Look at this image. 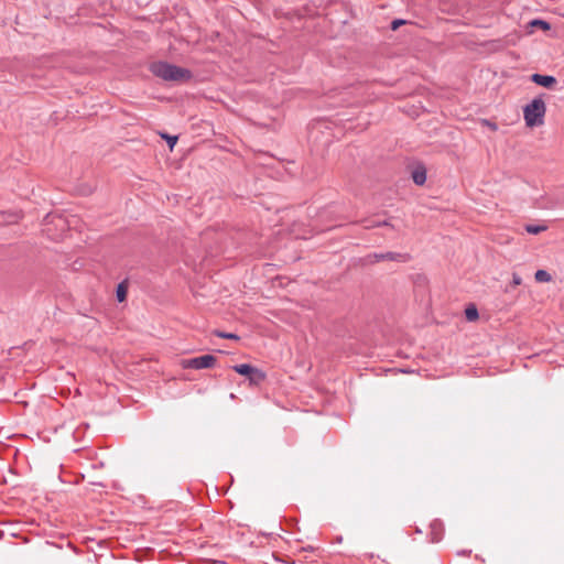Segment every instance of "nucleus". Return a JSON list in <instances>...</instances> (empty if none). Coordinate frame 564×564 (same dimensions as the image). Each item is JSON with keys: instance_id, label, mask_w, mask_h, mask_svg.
Here are the masks:
<instances>
[{"instance_id": "nucleus-2", "label": "nucleus", "mask_w": 564, "mask_h": 564, "mask_svg": "<svg viewBox=\"0 0 564 564\" xmlns=\"http://www.w3.org/2000/svg\"><path fill=\"white\" fill-rule=\"evenodd\" d=\"M546 106L541 97L534 98L523 108V118L527 127L533 128L544 123Z\"/></svg>"}, {"instance_id": "nucleus-9", "label": "nucleus", "mask_w": 564, "mask_h": 564, "mask_svg": "<svg viewBox=\"0 0 564 564\" xmlns=\"http://www.w3.org/2000/svg\"><path fill=\"white\" fill-rule=\"evenodd\" d=\"M534 279L536 282H540V283H545V282H550L552 276L551 274L545 271V270H538L534 274Z\"/></svg>"}, {"instance_id": "nucleus-5", "label": "nucleus", "mask_w": 564, "mask_h": 564, "mask_svg": "<svg viewBox=\"0 0 564 564\" xmlns=\"http://www.w3.org/2000/svg\"><path fill=\"white\" fill-rule=\"evenodd\" d=\"M370 262H379V261H399L405 262L409 260V256L406 253H398V252H382V253H373L368 256Z\"/></svg>"}, {"instance_id": "nucleus-8", "label": "nucleus", "mask_w": 564, "mask_h": 564, "mask_svg": "<svg viewBox=\"0 0 564 564\" xmlns=\"http://www.w3.org/2000/svg\"><path fill=\"white\" fill-rule=\"evenodd\" d=\"M412 180L416 185H423L426 181V171L424 167H416L412 172Z\"/></svg>"}, {"instance_id": "nucleus-18", "label": "nucleus", "mask_w": 564, "mask_h": 564, "mask_svg": "<svg viewBox=\"0 0 564 564\" xmlns=\"http://www.w3.org/2000/svg\"><path fill=\"white\" fill-rule=\"evenodd\" d=\"M381 223H377L375 226H380ZM373 225H367L366 227H372Z\"/></svg>"}, {"instance_id": "nucleus-20", "label": "nucleus", "mask_w": 564, "mask_h": 564, "mask_svg": "<svg viewBox=\"0 0 564 564\" xmlns=\"http://www.w3.org/2000/svg\"><path fill=\"white\" fill-rule=\"evenodd\" d=\"M466 554L465 551L458 552V555Z\"/></svg>"}, {"instance_id": "nucleus-3", "label": "nucleus", "mask_w": 564, "mask_h": 564, "mask_svg": "<svg viewBox=\"0 0 564 564\" xmlns=\"http://www.w3.org/2000/svg\"><path fill=\"white\" fill-rule=\"evenodd\" d=\"M232 369L241 375L248 377L251 383L258 384L264 380L265 375L258 368L249 364H240L232 367Z\"/></svg>"}, {"instance_id": "nucleus-1", "label": "nucleus", "mask_w": 564, "mask_h": 564, "mask_svg": "<svg viewBox=\"0 0 564 564\" xmlns=\"http://www.w3.org/2000/svg\"><path fill=\"white\" fill-rule=\"evenodd\" d=\"M151 73L165 82H187L192 78V73L167 62H154L150 65Z\"/></svg>"}, {"instance_id": "nucleus-7", "label": "nucleus", "mask_w": 564, "mask_h": 564, "mask_svg": "<svg viewBox=\"0 0 564 564\" xmlns=\"http://www.w3.org/2000/svg\"><path fill=\"white\" fill-rule=\"evenodd\" d=\"M431 542L435 543L442 540L444 533V524L440 520H434L430 525Z\"/></svg>"}, {"instance_id": "nucleus-6", "label": "nucleus", "mask_w": 564, "mask_h": 564, "mask_svg": "<svg viewBox=\"0 0 564 564\" xmlns=\"http://www.w3.org/2000/svg\"><path fill=\"white\" fill-rule=\"evenodd\" d=\"M531 80L534 84H536L539 86H543L545 88H551L553 85L556 84V78L554 76L542 75V74H539V73L532 74L531 75Z\"/></svg>"}, {"instance_id": "nucleus-12", "label": "nucleus", "mask_w": 564, "mask_h": 564, "mask_svg": "<svg viewBox=\"0 0 564 564\" xmlns=\"http://www.w3.org/2000/svg\"><path fill=\"white\" fill-rule=\"evenodd\" d=\"M465 315L469 322L476 321L478 318V311L476 306L471 305L467 307L465 311Z\"/></svg>"}, {"instance_id": "nucleus-14", "label": "nucleus", "mask_w": 564, "mask_h": 564, "mask_svg": "<svg viewBox=\"0 0 564 564\" xmlns=\"http://www.w3.org/2000/svg\"><path fill=\"white\" fill-rule=\"evenodd\" d=\"M215 334L219 338L235 339V340L239 339V336L234 333L216 332Z\"/></svg>"}, {"instance_id": "nucleus-13", "label": "nucleus", "mask_w": 564, "mask_h": 564, "mask_svg": "<svg viewBox=\"0 0 564 564\" xmlns=\"http://www.w3.org/2000/svg\"><path fill=\"white\" fill-rule=\"evenodd\" d=\"M116 294H117V299H118L119 302H123L126 300L127 289L123 285V283H120L118 285Z\"/></svg>"}, {"instance_id": "nucleus-19", "label": "nucleus", "mask_w": 564, "mask_h": 564, "mask_svg": "<svg viewBox=\"0 0 564 564\" xmlns=\"http://www.w3.org/2000/svg\"><path fill=\"white\" fill-rule=\"evenodd\" d=\"M466 554L465 551L458 552V555Z\"/></svg>"}, {"instance_id": "nucleus-4", "label": "nucleus", "mask_w": 564, "mask_h": 564, "mask_svg": "<svg viewBox=\"0 0 564 564\" xmlns=\"http://www.w3.org/2000/svg\"><path fill=\"white\" fill-rule=\"evenodd\" d=\"M216 358L213 355H203L195 358L183 360L182 365L186 369H206L215 365Z\"/></svg>"}, {"instance_id": "nucleus-10", "label": "nucleus", "mask_w": 564, "mask_h": 564, "mask_svg": "<svg viewBox=\"0 0 564 564\" xmlns=\"http://www.w3.org/2000/svg\"><path fill=\"white\" fill-rule=\"evenodd\" d=\"M547 229V227L545 225H527L525 226V231L531 234V235H538L542 231H545Z\"/></svg>"}, {"instance_id": "nucleus-11", "label": "nucleus", "mask_w": 564, "mask_h": 564, "mask_svg": "<svg viewBox=\"0 0 564 564\" xmlns=\"http://www.w3.org/2000/svg\"><path fill=\"white\" fill-rule=\"evenodd\" d=\"M531 26L539 28L543 31H549L551 29V25L549 22L540 19H534L530 22Z\"/></svg>"}, {"instance_id": "nucleus-16", "label": "nucleus", "mask_w": 564, "mask_h": 564, "mask_svg": "<svg viewBox=\"0 0 564 564\" xmlns=\"http://www.w3.org/2000/svg\"><path fill=\"white\" fill-rule=\"evenodd\" d=\"M521 283H522V279H521V276H520L519 274H517V273H513V274H512V285H513V286H518V285H520Z\"/></svg>"}, {"instance_id": "nucleus-15", "label": "nucleus", "mask_w": 564, "mask_h": 564, "mask_svg": "<svg viewBox=\"0 0 564 564\" xmlns=\"http://www.w3.org/2000/svg\"><path fill=\"white\" fill-rule=\"evenodd\" d=\"M405 24V20H402V19H395L391 22V29L393 31H395L397 29H399V26Z\"/></svg>"}, {"instance_id": "nucleus-17", "label": "nucleus", "mask_w": 564, "mask_h": 564, "mask_svg": "<svg viewBox=\"0 0 564 564\" xmlns=\"http://www.w3.org/2000/svg\"><path fill=\"white\" fill-rule=\"evenodd\" d=\"M164 138L166 139V141H167V143H169V145H170L171 148H173V147H174V144H175V143H176V141H177V137H175V135H164Z\"/></svg>"}]
</instances>
